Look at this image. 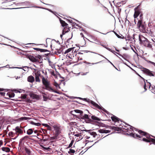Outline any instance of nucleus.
Wrapping results in <instances>:
<instances>
[{"instance_id": "nucleus-30", "label": "nucleus", "mask_w": 155, "mask_h": 155, "mask_svg": "<svg viewBox=\"0 0 155 155\" xmlns=\"http://www.w3.org/2000/svg\"><path fill=\"white\" fill-rule=\"evenodd\" d=\"M62 51L61 50L57 49L56 51H55V54L58 55L60 54L61 53Z\"/></svg>"}, {"instance_id": "nucleus-27", "label": "nucleus", "mask_w": 155, "mask_h": 155, "mask_svg": "<svg viewBox=\"0 0 155 155\" xmlns=\"http://www.w3.org/2000/svg\"><path fill=\"white\" fill-rule=\"evenodd\" d=\"M53 85L56 87L57 89H60V86H59V85L56 82L54 81V83H53Z\"/></svg>"}, {"instance_id": "nucleus-41", "label": "nucleus", "mask_w": 155, "mask_h": 155, "mask_svg": "<svg viewBox=\"0 0 155 155\" xmlns=\"http://www.w3.org/2000/svg\"><path fill=\"white\" fill-rule=\"evenodd\" d=\"M34 49H38L39 50V51H41V52H45L46 51V50H45L41 49H38L37 48H34Z\"/></svg>"}, {"instance_id": "nucleus-2", "label": "nucleus", "mask_w": 155, "mask_h": 155, "mask_svg": "<svg viewBox=\"0 0 155 155\" xmlns=\"http://www.w3.org/2000/svg\"><path fill=\"white\" fill-rule=\"evenodd\" d=\"M124 127L123 128V131L125 132H127L128 133H127V135H129L132 137L136 138V137L141 138V137L137 134L133 133L132 132L134 131L133 129L132 128V127H130L129 128H127V127L124 126Z\"/></svg>"}, {"instance_id": "nucleus-31", "label": "nucleus", "mask_w": 155, "mask_h": 155, "mask_svg": "<svg viewBox=\"0 0 155 155\" xmlns=\"http://www.w3.org/2000/svg\"><path fill=\"white\" fill-rule=\"evenodd\" d=\"M28 137V136H25L22 138H21L20 140V143H21L22 141L27 139Z\"/></svg>"}, {"instance_id": "nucleus-32", "label": "nucleus", "mask_w": 155, "mask_h": 155, "mask_svg": "<svg viewBox=\"0 0 155 155\" xmlns=\"http://www.w3.org/2000/svg\"><path fill=\"white\" fill-rule=\"evenodd\" d=\"M111 128L113 130H117V131H119V128L118 127H115L113 126L111 127Z\"/></svg>"}, {"instance_id": "nucleus-60", "label": "nucleus", "mask_w": 155, "mask_h": 155, "mask_svg": "<svg viewBox=\"0 0 155 155\" xmlns=\"http://www.w3.org/2000/svg\"><path fill=\"white\" fill-rule=\"evenodd\" d=\"M55 137H51V139L52 140L55 139Z\"/></svg>"}, {"instance_id": "nucleus-14", "label": "nucleus", "mask_w": 155, "mask_h": 155, "mask_svg": "<svg viewBox=\"0 0 155 155\" xmlns=\"http://www.w3.org/2000/svg\"><path fill=\"white\" fill-rule=\"evenodd\" d=\"M91 103L92 105H93L94 107L97 108L98 109H101V107L98 104H97L96 103L92 101H91Z\"/></svg>"}, {"instance_id": "nucleus-51", "label": "nucleus", "mask_w": 155, "mask_h": 155, "mask_svg": "<svg viewBox=\"0 0 155 155\" xmlns=\"http://www.w3.org/2000/svg\"><path fill=\"white\" fill-rule=\"evenodd\" d=\"M0 94L2 96H4L5 95V93L4 92H0Z\"/></svg>"}, {"instance_id": "nucleus-4", "label": "nucleus", "mask_w": 155, "mask_h": 155, "mask_svg": "<svg viewBox=\"0 0 155 155\" xmlns=\"http://www.w3.org/2000/svg\"><path fill=\"white\" fill-rule=\"evenodd\" d=\"M142 22L141 18L138 20L137 25L140 31L142 32H144L146 31V26L144 24L142 23Z\"/></svg>"}, {"instance_id": "nucleus-34", "label": "nucleus", "mask_w": 155, "mask_h": 155, "mask_svg": "<svg viewBox=\"0 0 155 155\" xmlns=\"http://www.w3.org/2000/svg\"><path fill=\"white\" fill-rule=\"evenodd\" d=\"M15 94L14 93L8 94V96L10 98L13 97L15 96Z\"/></svg>"}, {"instance_id": "nucleus-43", "label": "nucleus", "mask_w": 155, "mask_h": 155, "mask_svg": "<svg viewBox=\"0 0 155 155\" xmlns=\"http://www.w3.org/2000/svg\"><path fill=\"white\" fill-rule=\"evenodd\" d=\"M74 98H75V99L78 98V99H81L83 100H86V99H85V98H81L80 97H74Z\"/></svg>"}, {"instance_id": "nucleus-22", "label": "nucleus", "mask_w": 155, "mask_h": 155, "mask_svg": "<svg viewBox=\"0 0 155 155\" xmlns=\"http://www.w3.org/2000/svg\"><path fill=\"white\" fill-rule=\"evenodd\" d=\"M82 118L84 119H89V116L88 115L86 114H84L83 115V114L81 115Z\"/></svg>"}, {"instance_id": "nucleus-19", "label": "nucleus", "mask_w": 155, "mask_h": 155, "mask_svg": "<svg viewBox=\"0 0 155 155\" xmlns=\"http://www.w3.org/2000/svg\"><path fill=\"white\" fill-rule=\"evenodd\" d=\"M30 118L28 117H22L19 118V120L20 121H22V120H29Z\"/></svg>"}, {"instance_id": "nucleus-42", "label": "nucleus", "mask_w": 155, "mask_h": 155, "mask_svg": "<svg viewBox=\"0 0 155 155\" xmlns=\"http://www.w3.org/2000/svg\"><path fill=\"white\" fill-rule=\"evenodd\" d=\"M111 52L113 53V54H114L116 55L117 56V57H118L120 59L123 61L121 58H120V57H118V56H117V55H116V54H115V53H116V52L114 51H111Z\"/></svg>"}, {"instance_id": "nucleus-10", "label": "nucleus", "mask_w": 155, "mask_h": 155, "mask_svg": "<svg viewBox=\"0 0 155 155\" xmlns=\"http://www.w3.org/2000/svg\"><path fill=\"white\" fill-rule=\"evenodd\" d=\"M142 44L145 46L149 48H151L152 47L151 45L150 44V43L147 40L143 42Z\"/></svg>"}, {"instance_id": "nucleus-53", "label": "nucleus", "mask_w": 155, "mask_h": 155, "mask_svg": "<svg viewBox=\"0 0 155 155\" xmlns=\"http://www.w3.org/2000/svg\"><path fill=\"white\" fill-rule=\"evenodd\" d=\"M43 125L45 126V127H47L48 126V125L47 124H43Z\"/></svg>"}, {"instance_id": "nucleus-61", "label": "nucleus", "mask_w": 155, "mask_h": 155, "mask_svg": "<svg viewBox=\"0 0 155 155\" xmlns=\"http://www.w3.org/2000/svg\"><path fill=\"white\" fill-rule=\"evenodd\" d=\"M74 25L77 26L78 28H79L80 27L78 25L76 24L75 23Z\"/></svg>"}, {"instance_id": "nucleus-3", "label": "nucleus", "mask_w": 155, "mask_h": 155, "mask_svg": "<svg viewBox=\"0 0 155 155\" xmlns=\"http://www.w3.org/2000/svg\"><path fill=\"white\" fill-rule=\"evenodd\" d=\"M42 81L43 84L45 85V89L50 91L54 92L57 93L56 91H54V90L51 87L50 82L47 79H45L44 77L42 78Z\"/></svg>"}, {"instance_id": "nucleus-5", "label": "nucleus", "mask_w": 155, "mask_h": 155, "mask_svg": "<svg viewBox=\"0 0 155 155\" xmlns=\"http://www.w3.org/2000/svg\"><path fill=\"white\" fill-rule=\"evenodd\" d=\"M54 129V132L56 136H58L61 133V129L59 126L54 125L53 126Z\"/></svg>"}, {"instance_id": "nucleus-54", "label": "nucleus", "mask_w": 155, "mask_h": 155, "mask_svg": "<svg viewBox=\"0 0 155 155\" xmlns=\"http://www.w3.org/2000/svg\"><path fill=\"white\" fill-rule=\"evenodd\" d=\"M144 88L145 89V91H146L147 90V89L146 88V84L145 83V84H144Z\"/></svg>"}, {"instance_id": "nucleus-36", "label": "nucleus", "mask_w": 155, "mask_h": 155, "mask_svg": "<svg viewBox=\"0 0 155 155\" xmlns=\"http://www.w3.org/2000/svg\"><path fill=\"white\" fill-rule=\"evenodd\" d=\"M27 95L26 94H21V98L22 99H25L26 98Z\"/></svg>"}, {"instance_id": "nucleus-15", "label": "nucleus", "mask_w": 155, "mask_h": 155, "mask_svg": "<svg viewBox=\"0 0 155 155\" xmlns=\"http://www.w3.org/2000/svg\"><path fill=\"white\" fill-rule=\"evenodd\" d=\"M29 59L33 62H37V61L38 62V60L35 58L34 57L32 56H30L29 57Z\"/></svg>"}, {"instance_id": "nucleus-26", "label": "nucleus", "mask_w": 155, "mask_h": 155, "mask_svg": "<svg viewBox=\"0 0 155 155\" xmlns=\"http://www.w3.org/2000/svg\"><path fill=\"white\" fill-rule=\"evenodd\" d=\"M74 49V48H68V49H67V50H66L65 52H64V54H66L70 52L73 49Z\"/></svg>"}, {"instance_id": "nucleus-28", "label": "nucleus", "mask_w": 155, "mask_h": 155, "mask_svg": "<svg viewBox=\"0 0 155 155\" xmlns=\"http://www.w3.org/2000/svg\"><path fill=\"white\" fill-rule=\"evenodd\" d=\"M25 151L26 153L28 155H30L31 154V152L30 150L28 148H25Z\"/></svg>"}, {"instance_id": "nucleus-33", "label": "nucleus", "mask_w": 155, "mask_h": 155, "mask_svg": "<svg viewBox=\"0 0 155 155\" xmlns=\"http://www.w3.org/2000/svg\"><path fill=\"white\" fill-rule=\"evenodd\" d=\"M74 136L77 137H80L79 138L82 139V136H81V133H78L74 134Z\"/></svg>"}, {"instance_id": "nucleus-7", "label": "nucleus", "mask_w": 155, "mask_h": 155, "mask_svg": "<svg viewBox=\"0 0 155 155\" xmlns=\"http://www.w3.org/2000/svg\"><path fill=\"white\" fill-rule=\"evenodd\" d=\"M15 130V134L17 135L18 137L19 134H21L23 133V131L20 128V127L17 126L16 127Z\"/></svg>"}, {"instance_id": "nucleus-59", "label": "nucleus", "mask_w": 155, "mask_h": 155, "mask_svg": "<svg viewBox=\"0 0 155 155\" xmlns=\"http://www.w3.org/2000/svg\"><path fill=\"white\" fill-rule=\"evenodd\" d=\"M106 49L111 52L112 51V50H111V49H110L108 48H107V47L106 48Z\"/></svg>"}, {"instance_id": "nucleus-52", "label": "nucleus", "mask_w": 155, "mask_h": 155, "mask_svg": "<svg viewBox=\"0 0 155 155\" xmlns=\"http://www.w3.org/2000/svg\"><path fill=\"white\" fill-rule=\"evenodd\" d=\"M116 54H117L119 55L120 56H122V58H123L125 60H126L127 61V60L125 58H124L123 56H122L121 54H120L119 53H117V52H116Z\"/></svg>"}, {"instance_id": "nucleus-48", "label": "nucleus", "mask_w": 155, "mask_h": 155, "mask_svg": "<svg viewBox=\"0 0 155 155\" xmlns=\"http://www.w3.org/2000/svg\"><path fill=\"white\" fill-rule=\"evenodd\" d=\"M117 36L118 38H124V37H123V38H122L121 37V36H120V35H119L118 34H117V33H116L115 34Z\"/></svg>"}, {"instance_id": "nucleus-38", "label": "nucleus", "mask_w": 155, "mask_h": 155, "mask_svg": "<svg viewBox=\"0 0 155 155\" xmlns=\"http://www.w3.org/2000/svg\"><path fill=\"white\" fill-rule=\"evenodd\" d=\"M75 150H74L70 149L68 151V153H74L75 152Z\"/></svg>"}, {"instance_id": "nucleus-37", "label": "nucleus", "mask_w": 155, "mask_h": 155, "mask_svg": "<svg viewBox=\"0 0 155 155\" xmlns=\"http://www.w3.org/2000/svg\"><path fill=\"white\" fill-rule=\"evenodd\" d=\"M91 118L94 120H98L99 119L97 117L93 116H91Z\"/></svg>"}, {"instance_id": "nucleus-18", "label": "nucleus", "mask_w": 155, "mask_h": 155, "mask_svg": "<svg viewBox=\"0 0 155 155\" xmlns=\"http://www.w3.org/2000/svg\"><path fill=\"white\" fill-rule=\"evenodd\" d=\"M2 151H5L7 152H9L10 151V148L8 147H2Z\"/></svg>"}, {"instance_id": "nucleus-64", "label": "nucleus", "mask_w": 155, "mask_h": 155, "mask_svg": "<svg viewBox=\"0 0 155 155\" xmlns=\"http://www.w3.org/2000/svg\"><path fill=\"white\" fill-rule=\"evenodd\" d=\"M70 23H73V21L71 20H68Z\"/></svg>"}, {"instance_id": "nucleus-56", "label": "nucleus", "mask_w": 155, "mask_h": 155, "mask_svg": "<svg viewBox=\"0 0 155 155\" xmlns=\"http://www.w3.org/2000/svg\"><path fill=\"white\" fill-rule=\"evenodd\" d=\"M3 142L2 140H0V147L3 144Z\"/></svg>"}, {"instance_id": "nucleus-20", "label": "nucleus", "mask_w": 155, "mask_h": 155, "mask_svg": "<svg viewBox=\"0 0 155 155\" xmlns=\"http://www.w3.org/2000/svg\"><path fill=\"white\" fill-rule=\"evenodd\" d=\"M46 94L45 93H42V97L43 98V100L45 101H46L48 99V97L46 96Z\"/></svg>"}, {"instance_id": "nucleus-35", "label": "nucleus", "mask_w": 155, "mask_h": 155, "mask_svg": "<svg viewBox=\"0 0 155 155\" xmlns=\"http://www.w3.org/2000/svg\"><path fill=\"white\" fill-rule=\"evenodd\" d=\"M147 62L149 63H150L153 66L155 67V63L150 61H147Z\"/></svg>"}, {"instance_id": "nucleus-63", "label": "nucleus", "mask_w": 155, "mask_h": 155, "mask_svg": "<svg viewBox=\"0 0 155 155\" xmlns=\"http://www.w3.org/2000/svg\"><path fill=\"white\" fill-rule=\"evenodd\" d=\"M131 48L134 52H135L136 54H137L135 51V50L133 48Z\"/></svg>"}, {"instance_id": "nucleus-25", "label": "nucleus", "mask_w": 155, "mask_h": 155, "mask_svg": "<svg viewBox=\"0 0 155 155\" xmlns=\"http://www.w3.org/2000/svg\"><path fill=\"white\" fill-rule=\"evenodd\" d=\"M60 22L63 26H67L68 25L64 21L60 20Z\"/></svg>"}, {"instance_id": "nucleus-57", "label": "nucleus", "mask_w": 155, "mask_h": 155, "mask_svg": "<svg viewBox=\"0 0 155 155\" xmlns=\"http://www.w3.org/2000/svg\"><path fill=\"white\" fill-rule=\"evenodd\" d=\"M48 129L50 130H51V127L48 125V126L47 127Z\"/></svg>"}, {"instance_id": "nucleus-9", "label": "nucleus", "mask_w": 155, "mask_h": 155, "mask_svg": "<svg viewBox=\"0 0 155 155\" xmlns=\"http://www.w3.org/2000/svg\"><path fill=\"white\" fill-rule=\"evenodd\" d=\"M135 13L134 15V18H137L138 16L140 15V11L138 10L137 8L134 9Z\"/></svg>"}, {"instance_id": "nucleus-6", "label": "nucleus", "mask_w": 155, "mask_h": 155, "mask_svg": "<svg viewBox=\"0 0 155 155\" xmlns=\"http://www.w3.org/2000/svg\"><path fill=\"white\" fill-rule=\"evenodd\" d=\"M111 119L113 121L115 122V125L117 126H120V125L118 124L119 123L120 119L115 116H113L111 117Z\"/></svg>"}, {"instance_id": "nucleus-55", "label": "nucleus", "mask_w": 155, "mask_h": 155, "mask_svg": "<svg viewBox=\"0 0 155 155\" xmlns=\"http://www.w3.org/2000/svg\"><path fill=\"white\" fill-rule=\"evenodd\" d=\"M141 18V19L142 20V18H143L142 15L141 14L140 16V19H140Z\"/></svg>"}, {"instance_id": "nucleus-11", "label": "nucleus", "mask_w": 155, "mask_h": 155, "mask_svg": "<svg viewBox=\"0 0 155 155\" xmlns=\"http://www.w3.org/2000/svg\"><path fill=\"white\" fill-rule=\"evenodd\" d=\"M139 39L140 41L143 44V42L145 41H146L147 40V38H145L142 35H139Z\"/></svg>"}, {"instance_id": "nucleus-17", "label": "nucleus", "mask_w": 155, "mask_h": 155, "mask_svg": "<svg viewBox=\"0 0 155 155\" xmlns=\"http://www.w3.org/2000/svg\"><path fill=\"white\" fill-rule=\"evenodd\" d=\"M74 112H76L78 113H80L81 114H82L83 113V112L82 111L78 110H75L74 111H71V113L72 114H74Z\"/></svg>"}, {"instance_id": "nucleus-47", "label": "nucleus", "mask_w": 155, "mask_h": 155, "mask_svg": "<svg viewBox=\"0 0 155 155\" xmlns=\"http://www.w3.org/2000/svg\"><path fill=\"white\" fill-rule=\"evenodd\" d=\"M8 91V89H2V88H0V91Z\"/></svg>"}, {"instance_id": "nucleus-29", "label": "nucleus", "mask_w": 155, "mask_h": 155, "mask_svg": "<svg viewBox=\"0 0 155 155\" xmlns=\"http://www.w3.org/2000/svg\"><path fill=\"white\" fill-rule=\"evenodd\" d=\"M30 123L32 125H34L37 126H39L41 125L39 123H35L33 121H31Z\"/></svg>"}, {"instance_id": "nucleus-21", "label": "nucleus", "mask_w": 155, "mask_h": 155, "mask_svg": "<svg viewBox=\"0 0 155 155\" xmlns=\"http://www.w3.org/2000/svg\"><path fill=\"white\" fill-rule=\"evenodd\" d=\"M69 30V29L67 27H65L64 28V30L62 31V35H64L67 32H68V30Z\"/></svg>"}, {"instance_id": "nucleus-62", "label": "nucleus", "mask_w": 155, "mask_h": 155, "mask_svg": "<svg viewBox=\"0 0 155 155\" xmlns=\"http://www.w3.org/2000/svg\"><path fill=\"white\" fill-rule=\"evenodd\" d=\"M8 67H9V65H7L6 66H4V67H1L0 68H4V67H7V68H8Z\"/></svg>"}, {"instance_id": "nucleus-50", "label": "nucleus", "mask_w": 155, "mask_h": 155, "mask_svg": "<svg viewBox=\"0 0 155 155\" xmlns=\"http://www.w3.org/2000/svg\"><path fill=\"white\" fill-rule=\"evenodd\" d=\"M15 134L14 133L12 132H11L9 133V135L10 136L12 135V136L13 134L15 135Z\"/></svg>"}, {"instance_id": "nucleus-8", "label": "nucleus", "mask_w": 155, "mask_h": 155, "mask_svg": "<svg viewBox=\"0 0 155 155\" xmlns=\"http://www.w3.org/2000/svg\"><path fill=\"white\" fill-rule=\"evenodd\" d=\"M143 71L147 74L150 76H154V74H153L151 71L147 68H144Z\"/></svg>"}, {"instance_id": "nucleus-39", "label": "nucleus", "mask_w": 155, "mask_h": 155, "mask_svg": "<svg viewBox=\"0 0 155 155\" xmlns=\"http://www.w3.org/2000/svg\"><path fill=\"white\" fill-rule=\"evenodd\" d=\"M92 53H94V54H97L98 55H100L101 56L103 57V58H104L105 59H106L109 62H110L108 59H107L105 57H104L103 55H101L99 54H97L96 53H95V52H92Z\"/></svg>"}, {"instance_id": "nucleus-49", "label": "nucleus", "mask_w": 155, "mask_h": 155, "mask_svg": "<svg viewBox=\"0 0 155 155\" xmlns=\"http://www.w3.org/2000/svg\"><path fill=\"white\" fill-rule=\"evenodd\" d=\"M88 73V72H86V73L81 72V74L82 75H86Z\"/></svg>"}, {"instance_id": "nucleus-1", "label": "nucleus", "mask_w": 155, "mask_h": 155, "mask_svg": "<svg viewBox=\"0 0 155 155\" xmlns=\"http://www.w3.org/2000/svg\"><path fill=\"white\" fill-rule=\"evenodd\" d=\"M138 132L140 134H141L143 136H144L146 137V138H142V140L143 141L147 142H152L155 144V139L150 138V136L149 134L141 130H139Z\"/></svg>"}, {"instance_id": "nucleus-58", "label": "nucleus", "mask_w": 155, "mask_h": 155, "mask_svg": "<svg viewBox=\"0 0 155 155\" xmlns=\"http://www.w3.org/2000/svg\"><path fill=\"white\" fill-rule=\"evenodd\" d=\"M106 49L111 52L112 51V50H111V49H110L108 48H107V47L106 48Z\"/></svg>"}, {"instance_id": "nucleus-44", "label": "nucleus", "mask_w": 155, "mask_h": 155, "mask_svg": "<svg viewBox=\"0 0 155 155\" xmlns=\"http://www.w3.org/2000/svg\"><path fill=\"white\" fill-rule=\"evenodd\" d=\"M66 56L67 57L69 58H70L71 59L72 58V55L71 54H67Z\"/></svg>"}, {"instance_id": "nucleus-46", "label": "nucleus", "mask_w": 155, "mask_h": 155, "mask_svg": "<svg viewBox=\"0 0 155 155\" xmlns=\"http://www.w3.org/2000/svg\"><path fill=\"white\" fill-rule=\"evenodd\" d=\"M42 148L44 150H48L50 149L49 147H43Z\"/></svg>"}, {"instance_id": "nucleus-40", "label": "nucleus", "mask_w": 155, "mask_h": 155, "mask_svg": "<svg viewBox=\"0 0 155 155\" xmlns=\"http://www.w3.org/2000/svg\"><path fill=\"white\" fill-rule=\"evenodd\" d=\"M94 41H95V43L96 44L100 45V44L101 43V42L97 40H96V39Z\"/></svg>"}, {"instance_id": "nucleus-12", "label": "nucleus", "mask_w": 155, "mask_h": 155, "mask_svg": "<svg viewBox=\"0 0 155 155\" xmlns=\"http://www.w3.org/2000/svg\"><path fill=\"white\" fill-rule=\"evenodd\" d=\"M30 97L32 99H38L39 98V97L38 95L33 94H30Z\"/></svg>"}, {"instance_id": "nucleus-23", "label": "nucleus", "mask_w": 155, "mask_h": 155, "mask_svg": "<svg viewBox=\"0 0 155 155\" xmlns=\"http://www.w3.org/2000/svg\"><path fill=\"white\" fill-rule=\"evenodd\" d=\"M35 81L36 82H40V80L39 79V75L38 74H35Z\"/></svg>"}, {"instance_id": "nucleus-24", "label": "nucleus", "mask_w": 155, "mask_h": 155, "mask_svg": "<svg viewBox=\"0 0 155 155\" xmlns=\"http://www.w3.org/2000/svg\"><path fill=\"white\" fill-rule=\"evenodd\" d=\"M33 132V130L31 129H29L27 132V133L28 135H31V134Z\"/></svg>"}, {"instance_id": "nucleus-45", "label": "nucleus", "mask_w": 155, "mask_h": 155, "mask_svg": "<svg viewBox=\"0 0 155 155\" xmlns=\"http://www.w3.org/2000/svg\"><path fill=\"white\" fill-rule=\"evenodd\" d=\"M73 142H74V141L73 140H72L71 142V143H70V144H69V146H68V147H71L72 145H73Z\"/></svg>"}, {"instance_id": "nucleus-13", "label": "nucleus", "mask_w": 155, "mask_h": 155, "mask_svg": "<svg viewBox=\"0 0 155 155\" xmlns=\"http://www.w3.org/2000/svg\"><path fill=\"white\" fill-rule=\"evenodd\" d=\"M34 78L32 76H30L28 77L27 78V81L28 82L32 83L34 81Z\"/></svg>"}, {"instance_id": "nucleus-16", "label": "nucleus", "mask_w": 155, "mask_h": 155, "mask_svg": "<svg viewBox=\"0 0 155 155\" xmlns=\"http://www.w3.org/2000/svg\"><path fill=\"white\" fill-rule=\"evenodd\" d=\"M98 131L101 133H107L110 132V131L109 130L103 129H100L98 130Z\"/></svg>"}]
</instances>
